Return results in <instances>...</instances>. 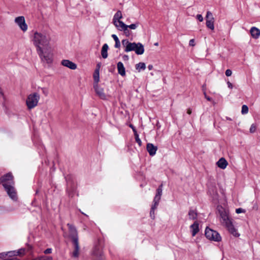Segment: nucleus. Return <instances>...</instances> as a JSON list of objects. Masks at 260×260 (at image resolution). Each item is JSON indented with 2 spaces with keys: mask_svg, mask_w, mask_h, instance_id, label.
<instances>
[{
  "mask_svg": "<svg viewBox=\"0 0 260 260\" xmlns=\"http://www.w3.org/2000/svg\"><path fill=\"white\" fill-rule=\"evenodd\" d=\"M218 210L220 215L221 223L225 226L229 232L235 237H239V234L234 226L228 212L222 207H218Z\"/></svg>",
  "mask_w": 260,
  "mask_h": 260,
  "instance_id": "f257e3e1",
  "label": "nucleus"
},
{
  "mask_svg": "<svg viewBox=\"0 0 260 260\" xmlns=\"http://www.w3.org/2000/svg\"><path fill=\"white\" fill-rule=\"evenodd\" d=\"M50 37L45 32L35 31L33 34L32 42L36 50L49 47Z\"/></svg>",
  "mask_w": 260,
  "mask_h": 260,
  "instance_id": "f03ea898",
  "label": "nucleus"
},
{
  "mask_svg": "<svg viewBox=\"0 0 260 260\" xmlns=\"http://www.w3.org/2000/svg\"><path fill=\"white\" fill-rule=\"evenodd\" d=\"M124 48V51L128 52L134 51L137 55H142L144 52V46L141 43L130 42L127 39H124L121 42Z\"/></svg>",
  "mask_w": 260,
  "mask_h": 260,
  "instance_id": "7ed1b4c3",
  "label": "nucleus"
},
{
  "mask_svg": "<svg viewBox=\"0 0 260 260\" xmlns=\"http://www.w3.org/2000/svg\"><path fill=\"white\" fill-rule=\"evenodd\" d=\"M37 53L43 63L50 64L53 61V53L51 47H48L37 50Z\"/></svg>",
  "mask_w": 260,
  "mask_h": 260,
  "instance_id": "20e7f679",
  "label": "nucleus"
},
{
  "mask_svg": "<svg viewBox=\"0 0 260 260\" xmlns=\"http://www.w3.org/2000/svg\"><path fill=\"white\" fill-rule=\"evenodd\" d=\"M39 99L40 95L37 92L29 94L26 101L28 109H31L37 106Z\"/></svg>",
  "mask_w": 260,
  "mask_h": 260,
  "instance_id": "39448f33",
  "label": "nucleus"
},
{
  "mask_svg": "<svg viewBox=\"0 0 260 260\" xmlns=\"http://www.w3.org/2000/svg\"><path fill=\"white\" fill-rule=\"evenodd\" d=\"M162 186V184H161L158 188L157 190V193L155 195L154 200H153V204L152 205L151 210L150 212V215L152 219L154 218V210L156 208L158 204L159 200H160L161 193V187Z\"/></svg>",
  "mask_w": 260,
  "mask_h": 260,
  "instance_id": "423d86ee",
  "label": "nucleus"
},
{
  "mask_svg": "<svg viewBox=\"0 0 260 260\" xmlns=\"http://www.w3.org/2000/svg\"><path fill=\"white\" fill-rule=\"evenodd\" d=\"M205 236L208 239L214 241L219 242L221 240V237L217 232L208 228L205 230Z\"/></svg>",
  "mask_w": 260,
  "mask_h": 260,
  "instance_id": "0eeeda50",
  "label": "nucleus"
},
{
  "mask_svg": "<svg viewBox=\"0 0 260 260\" xmlns=\"http://www.w3.org/2000/svg\"><path fill=\"white\" fill-rule=\"evenodd\" d=\"M4 187L9 197L13 201H17V195L16 190L14 187V184L7 185V184L5 183Z\"/></svg>",
  "mask_w": 260,
  "mask_h": 260,
  "instance_id": "6e6552de",
  "label": "nucleus"
},
{
  "mask_svg": "<svg viewBox=\"0 0 260 260\" xmlns=\"http://www.w3.org/2000/svg\"><path fill=\"white\" fill-rule=\"evenodd\" d=\"M67 225L69 230V237L71 239L72 242H78V232L75 227L69 223Z\"/></svg>",
  "mask_w": 260,
  "mask_h": 260,
  "instance_id": "1a4fd4ad",
  "label": "nucleus"
},
{
  "mask_svg": "<svg viewBox=\"0 0 260 260\" xmlns=\"http://www.w3.org/2000/svg\"><path fill=\"white\" fill-rule=\"evenodd\" d=\"M1 182L2 183L3 186L4 187V184H7V185L14 184V181L13 180V176L11 173H7V174L1 177Z\"/></svg>",
  "mask_w": 260,
  "mask_h": 260,
  "instance_id": "9d476101",
  "label": "nucleus"
},
{
  "mask_svg": "<svg viewBox=\"0 0 260 260\" xmlns=\"http://www.w3.org/2000/svg\"><path fill=\"white\" fill-rule=\"evenodd\" d=\"M15 22L19 26L20 28L24 32L27 29V25L25 23L23 16H19L15 19Z\"/></svg>",
  "mask_w": 260,
  "mask_h": 260,
  "instance_id": "9b49d317",
  "label": "nucleus"
},
{
  "mask_svg": "<svg viewBox=\"0 0 260 260\" xmlns=\"http://www.w3.org/2000/svg\"><path fill=\"white\" fill-rule=\"evenodd\" d=\"M206 26L208 28L213 30L214 29V17H213L212 13L208 11L206 14Z\"/></svg>",
  "mask_w": 260,
  "mask_h": 260,
  "instance_id": "f8f14e48",
  "label": "nucleus"
},
{
  "mask_svg": "<svg viewBox=\"0 0 260 260\" xmlns=\"http://www.w3.org/2000/svg\"><path fill=\"white\" fill-rule=\"evenodd\" d=\"M93 88L95 90V91L96 94L103 100H106L107 96L106 94L104 92L103 88L100 87L98 84H94Z\"/></svg>",
  "mask_w": 260,
  "mask_h": 260,
  "instance_id": "ddd939ff",
  "label": "nucleus"
},
{
  "mask_svg": "<svg viewBox=\"0 0 260 260\" xmlns=\"http://www.w3.org/2000/svg\"><path fill=\"white\" fill-rule=\"evenodd\" d=\"M61 63L62 66L72 70H75L77 68V65L69 60L63 59L61 61Z\"/></svg>",
  "mask_w": 260,
  "mask_h": 260,
  "instance_id": "4468645a",
  "label": "nucleus"
},
{
  "mask_svg": "<svg viewBox=\"0 0 260 260\" xmlns=\"http://www.w3.org/2000/svg\"><path fill=\"white\" fill-rule=\"evenodd\" d=\"M146 149L149 155L153 156L155 154L157 148L151 143H148L147 144Z\"/></svg>",
  "mask_w": 260,
  "mask_h": 260,
  "instance_id": "2eb2a0df",
  "label": "nucleus"
},
{
  "mask_svg": "<svg viewBox=\"0 0 260 260\" xmlns=\"http://www.w3.org/2000/svg\"><path fill=\"white\" fill-rule=\"evenodd\" d=\"M250 34L254 39H258L260 36V30L255 27H252L250 29Z\"/></svg>",
  "mask_w": 260,
  "mask_h": 260,
  "instance_id": "dca6fc26",
  "label": "nucleus"
},
{
  "mask_svg": "<svg viewBox=\"0 0 260 260\" xmlns=\"http://www.w3.org/2000/svg\"><path fill=\"white\" fill-rule=\"evenodd\" d=\"M228 162L225 159V158L222 157L219 159V160L217 162V166L222 169H224L226 168V166H228Z\"/></svg>",
  "mask_w": 260,
  "mask_h": 260,
  "instance_id": "f3484780",
  "label": "nucleus"
},
{
  "mask_svg": "<svg viewBox=\"0 0 260 260\" xmlns=\"http://www.w3.org/2000/svg\"><path fill=\"white\" fill-rule=\"evenodd\" d=\"M190 229L192 236H194L199 232V223L197 221H195L193 224L190 225Z\"/></svg>",
  "mask_w": 260,
  "mask_h": 260,
  "instance_id": "a211bd4d",
  "label": "nucleus"
},
{
  "mask_svg": "<svg viewBox=\"0 0 260 260\" xmlns=\"http://www.w3.org/2000/svg\"><path fill=\"white\" fill-rule=\"evenodd\" d=\"M117 70L118 73L122 76L125 75V70L123 64L121 62L117 63Z\"/></svg>",
  "mask_w": 260,
  "mask_h": 260,
  "instance_id": "6ab92c4d",
  "label": "nucleus"
},
{
  "mask_svg": "<svg viewBox=\"0 0 260 260\" xmlns=\"http://www.w3.org/2000/svg\"><path fill=\"white\" fill-rule=\"evenodd\" d=\"M113 22L116 27L120 31L125 28L126 26V25L121 21H114V22Z\"/></svg>",
  "mask_w": 260,
  "mask_h": 260,
  "instance_id": "aec40b11",
  "label": "nucleus"
},
{
  "mask_svg": "<svg viewBox=\"0 0 260 260\" xmlns=\"http://www.w3.org/2000/svg\"><path fill=\"white\" fill-rule=\"evenodd\" d=\"M74 245V250L72 252V256L78 257L79 254V245L78 242H73Z\"/></svg>",
  "mask_w": 260,
  "mask_h": 260,
  "instance_id": "412c9836",
  "label": "nucleus"
},
{
  "mask_svg": "<svg viewBox=\"0 0 260 260\" xmlns=\"http://www.w3.org/2000/svg\"><path fill=\"white\" fill-rule=\"evenodd\" d=\"M108 46L107 44H105L102 48L101 54L104 58H106L108 57Z\"/></svg>",
  "mask_w": 260,
  "mask_h": 260,
  "instance_id": "4be33fe9",
  "label": "nucleus"
},
{
  "mask_svg": "<svg viewBox=\"0 0 260 260\" xmlns=\"http://www.w3.org/2000/svg\"><path fill=\"white\" fill-rule=\"evenodd\" d=\"M209 192L211 196H212V198H213L214 200L217 199L218 193L215 187H213L210 188L209 190Z\"/></svg>",
  "mask_w": 260,
  "mask_h": 260,
  "instance_id": "5701e85b",
  "label": "nucleus"
},
{
  "mask_svg": "<svg viewBox=\"0 0 260 260\" xmlns=\"http://www.w3.org/2000/svg\"><path fill=\"white\" fill-rule=\"evenodd\" d=\"M94 84H98L100 81V72L99 69H95L93 74Z\"/></svg>",
  "mask_w": 260,
  "mask_h": 260,
  "instance_id": "b1692460",
  "label": "nucleus"
},
{
  "mask_svg": "<svg viewBox=\"0 0 260 260\" xmlns=\"http://www.w3.org/2000/svg\"><path fill=\"white\" fill-rule=\"evenodd\" d=\"M122 18L121 12L118 11L114 15L113 19V22L114 21H120V19Z\"/></svg>",
  "mask_w": 260,
  "mask_h": 260,
  "instance_id": "393cba45",
  "label": "nucleus"
},
{
  "mask_svg": "<svg viewBox=\"0 0 260 260\" xmlns=\"http://www.w3.org/2000/svg\"><path fill=\"white\" fill-rule=\"evenodd\" d=\"M24 252V250H19L18 251H12L7 252L8 253L9 256H12L13 255H18L21 254Z\"/></svg>",
  "mask_w": 260,
  "mask_h": 260,
  "instance_id": "a878e982",
  "label": "nucleus"
},
{
  "mask_svg": "<svg viewBox=\"0 0 260 260\" xmlns=\"http://www.w3.org/2000/svg\"><path fill=\"white\" fill-rule=\"evenodd\" d=\"M189 218L190 219H196L197 217V212L193 210H190L188 212Z\"/></svg>",
  "mask_w": 260,
  "mask_h": 260,
  "instance_id": "bb28decb",
  "label": "nucleus"
},
{
  "mask_svg": "<svg viewBox=\"0 0 260 260\" xmlns=\"http://www.w3.org/2000/svg\"><path fill=\"white\" fill-rule=\"evenodd\" d=\"M112 37L113 38L115 42V47L119 48L120 47V42L117 36L116 35H112Z\"/></svg>",
  "mask_w": 260,
  "mask_h": 260,
  "instance_id": "cd10ccee",
  "label": "nucleus"
},
{
  "mask_svg": "<svg viewBox=\"0 0 260 260\" xmlns=\"http://www.w3.org/2000/svg\"><path fill=\"white\" fill-rule=\"evenodd\" d=\"M146 68L145 64L144 62H140L136 65V69L139 72L141 70H144Z\"/></svg>",
  "mask_w": 260,
  "mask_h": 260,
  "instance_id": "c85d7f7f",
  "label": "nucleus"
},
{
  "mask_svg": "<svg viewBox=\"0 0 260 260\" xmlns=\"http://www.w3.org/2000/svg\"><path fill=\"white\" fill-rule=\"evenodd\" d=\"M134 135H135L136 142L139 144V145L140 146H141L142 145V142H141L140 139L139 138V135L137 132H135V134Z\"/></svg>",
  "mask_w": 260,
  "mask_h": 260,
  "instance_id": "c756f323",
  "label": "nucleus"
},
{
  "mask_svg": "<svg viewBox=\"0 0 260 260\" xmlns=\"http://www.w3.org/2000/svg\"><path fill=\"white\" fill-rule=\"evenodd\" d=\"M248 112V108L246 105H243L242 107L241 113L243 114H246Z\"/></svg>",
  "mask_w": 260,
  "mask_h": 260,
  "instance_id": "7c9ffc66",
  "label": "nucleus"
},
{
  "mask_svg": "<svg viewBox=\"0 0 260 260\" xmlns=\"http://www.w3.org/2000/svg\"><path fill=\"white\" fill-rule=\"evenodd\" d=\"M138 25H139V23L137 22L136 23L132 24L131 25H127V26H128V28H129L130 29H135L137 28V27L138 26Z\"/></svg>",
  "mask_w": 260,
  "mask_h": 260,
  "instance_id": "2f4dec72",
  "label": "nucleus"
},
{
  "mask_svg": "<svg viewBox=\"0 0 260 260\" xmlns=\"http://www.w3.org/2000/svg\"><path fill=\"white\" fill-rule=\"evenodd\" d=\"M256 125L254 123L251 124L249 129L250 132L251 133H254L256 131Z\"/></svg>",
  "mask_w": 260,
  "mask_h": 260,
  "instance_id": "473e14b6",
  "label": "nucleus"
},
{
  "mask_svg": "<svg viewBox=\"0 0 260 260\" xmlns=\"http://www.w3.org/2000/svg\"><path fill=\"white\" fill-rule=\"evenodd\" d=\"M122 31H123L125 33V34L126 35V36H129V30L128 29V26H127V25H126V27H125V28H124V29H122Z\"/></svg>",
  "mask_w": 260,
  "mask_h": 260,
  "instance_id": "72a5a7b5",
  "label": "nucleus"
},
{
  "mask_svg": "<svg viewBox=\"0 0 260 260\" xmlns=\"http://www.w3.org/2000/svg\"><path fill=\"white\" fill-rule=\"evenodd\" d=\"M225 74L226 76L229 77V76H231V75L232 74V72L231 70L228 69L226 70Z\"/></svg>",
  "mask_w": 260,
  "mask_h": 260,
  "instance_id": "f704fd0d",
  "label": "nucleus"
},
{
  "mask_svg": "<svg viewBox=\"0 0 260 260\" xmlns=\"http://www.w3.org/2000/svg\"><path fill=\"white\" fill-rule=\"evenodd\" d=\"M197 18L200 21L202 22L203 21V17L201 14H198L196 16Z\"/></svg>",
  "mask_w": 260,
  "mask_h": 260,
  "instance_id": "c9c22d12",
  "label": "nucleus"
},
{
  "mask_svg": "<svg viewBox=\"0 0 260 260\" xmlns=\"http://www.w3.org/2000/svg\"><path fill=\"white\" fill-rule=\"evenodd\" d=\"M244 212H245L244 210L242 208H238L236 210V212L238 214H239L241 213H243Z\"/></svg>",
  "mask_w": 260,
  "mask_h": 260,
  "instance_id": "e433bc0d",
  "label": "nucleus"
},
{
  "mask_svg": "<svg viewBox=\"0 0 260 260\" xmlns=\"http://www.w3.org/2000/svg\"><path fill=\"white\" fill-rule=\"evenodd\" d=\"M8 255V253H7V252L1 253H0V258H3L4 257H5Z\"/></svg>",
  "mask_w": 260,
  "mask_h": 260,
  "instance_id": "4c0bfd02",
  "label": "nucleus"
},
{
  "mask_svg": "<svg viewBox=\"0 0 260 260\" xmlns=\"http://www.w3.org/2000/svg\"><path fill=\"white\" fill-rule=\"evenodd\" d=\"M44 253L46 254L51 253L52 252V249L51 248H47L44 251Z\"/></svg>",
  "mask_w": 260,
  "mask_h": 260,
  "instance_id": "58836bf2",
  "label": "nucleus"
},
{
  "mask_svg": "<svg viewBox=\"0 0 260 260\" xmlns=\"http://www.w3.org/2000/svg\"><path fill=\"white\" fill-rule=\"evenodd\" d=\"M42 257L43 260H52L51 256H43Z\"/></svg>",
  "mask_w": 260,
  "mask_h": 260,
  "instance_id": "ea45409f",
  "label": "nucleus"
},
{
  "mask_svg": "<svg viewBox=\"0 0 260 260\" xmlns=\"http://www.w3.org/2000/svg\"><path fill=\"white\" fill-rule=\"evenodd\" d=\"M189 44L191 46H194L195 45V41L194 39H191L189 41Z\"/></svg>",
  "mask_w": 260,
  "mask_h": 260,
  "instance_id": "a19ab883",
  "label": "nucleus"
},
{
  "mask_svg": "<svg viewBox=\"0 0 260 260\" xmlns=\"http://www.w3.org/2000/svg\"><path fill=\"white\" fill-rule=\"evenodd\" d=\"M42 90L43 93L45 95H47L48 94V90L45 88H42Z\"/></svg>",
  "mask_w": 260,
  "mask_h": 260,
  "instance_id": "79ce46f5",
  "label": "nucleus"
},
{
  "mask_svg": "<svg viewBox=\"0 0 260 260\" xmlns=\"http://www.w3.org/2000/svg\"><path fill=\"white\" fill-rule=\"evenodd\" d=\"M122 58L124 61H127L128 60L129 57L127 55L125 54L122 56Z\"/></svg>",
  "mask_w": 260,
  "mask_h": 260,
  "instance_id": "37998d69",
  "label": "nucleus"
},
{
  "mask_svg": "<svg viewBox=\"0 0 260 260\" xmlns=\"http://www.w3.org/2000/svg\"><path fill=\"white\" fill-rule=\"evenodd\" d=\"M205 98L209 101H211V98H210L209 96H207L206 92H205L204 93Z\"/></svg>",
  "mask_w": 260,
  "mask_h": 260,
  "instance_id": "c03bdc74",
  "label": "nucleus"
},
{
  "mask_svg": "<svg viewBox=\"0 0 260 260\" xmlns=\"http://www.w3.org/2000/svg\"><path fill=\"white\" fill-rule=\"evenodd\" d=\"M227 84H228L229 88H233V84L230 82L228 81Z\"/></svg>",
  "mask_w": 260,
  "mask_h": 260,
  "instance_id": "a18cd8bd",
  "label": "nucleus"
},
{
  "mask_svg": "<svg viewBox=\"0 0 260 260\" xmlns=\"http://www.w3.org/2000/svg\"><path fill=\"white\" fill-rule=\"evenodd\" d=\"M129 126L133 129V132H134V134H135V132H137L136 129L135 128V127L132 124H131L129 125Z\"/></svg>",
  "mask_w": 260,
  "mask_h": 260,
  "instance_id": "49530a36",
  "label": "nucleus"
},
{
  "mask_svg": "<svg viewBox=\"0 0 260 260\" xmlns=\"http://www.w3.org/2000/svg\"><path fill=\"white\" fill-rule=\"evenodd\" d=\"M100 67H101V66H100V63H98V64H97V66H96V69H99V72H100Z\"/></svg>",
  "mask_w": 260,
  "mask_h": 260,
  "instance_id": "de8ad7c7",
  "label": "nucleus"
},
{
  "mask_svg": "<svg viewBox=\"0 0 260 260\" xmlns=\"http://www.w3.org/2000/svg\"><path fill=\"white\" fill-rule=\"evenodd\" d=\"M187 114H190L191 113V110L190 109H188L187 111Z\"/></svg>",
  "mask_w": 260,
  "mask_h": 260,
  "instance_id": "09e8293b",
  "label": "nucleus"
},
{
  "mask_svg": "<svg viewBox=\"0 0 260 260\" xmlns=\"http://www.w3.org/2000/svg\"><path fill=\"white\" fill-rule=\"evenodd\" d=\"M149 70H151L152 68V65H149L148 67Z\"/></svg>",
  "mask_w": 260,
  "mask_h": 260,
  "instance_id": "8fccbe9b",
  "label": "nucleus"
},
{
  "mask_svg": "<svg viewBox=\"0 0 260 260\" xmlns=\"http://www.w3.org/2000/svg\"><path fill=\"white\" fill-rule=\"evenodd\" d=\"M70 183V181L69 180H67L68 188H69Z\"/></svg>",
  "mask_w": 260,
  "mask_h": 260,
  "instance_id": "3c124183",
  "label": "nucleus"
},
{
  "mask_svg": "<svg viewBox=\"0 0 260 260\" xmlns=\"http://www.w3.org/2000/svg\"><path fill=\"white\" fill-rule=\"evenodd\" d=\"M0 93L3 94L2 89L0 88Z\"/></svg>",
  "mask_w": 260,
  "mask_h": 260,
  "instance_id": "603ef678",
  "label": "nucleus"
},
{
  "mask_svg": "<svg viewBox=\"0 0 260 260\" xmlns=\"http://www.w3.org/2000/svg\"><path fill=\"white\" fill-rule=\"evenodd\" d=\"M227 119L230 120H231V118H227Z\"/></svg>",
  "mask_w": 260,
  "mask_h": 260,
  "instance_id": "864d4df0",
  "label": "nucleus"
}]
</instances>
